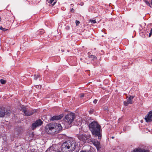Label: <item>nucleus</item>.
Returning <instances> with one entry per match:
<instances>
[{
	"instance_id": "1",
	"label": "nucleus",
	"mask_w": 152,
	"mask_h": 152,
	"mask_svg": "<svg viewBox=\"0 0 152 152\" xmlns=\"http://www.w3.org/2000/svg\"><path fill=\"white\" fill-rule=\"evenodd\" d=\"M77 143L73 140H68L61 145V149L63 152H72L77 146Z\"/></svg>"
},
{
	"instance_id": "2",
	"label": "nucleus",
	"mask_w": 152,
	"mask_h": 152,
	"mask_svg": "<svg viewBox=\"0 0 152 152\" xmlns=\"http://www.w3.org/2000/svg\"><path fill=\"white\" fill-rule=\"evenodd\" d=\"M88 126L92 134L95 136H98L99 139H101L102 129L101 126L97 122L93 121L88 124Z\"/></svg>"
},
{
	"instance_id": "3",
	"label": "nucleus",
	"mask_w": 152,
	"mask_h": 152,
	"mask_svg": "<svg viewBox=\"0 0 152 152\" xmlns=\"http://www.w3.org/2000/svg\"><path fill=\"white\" fill-rule=\"evenodd\" d=\"M75 118V114L73 113H71L66 115L65 117L63 125H64L65 129H68L71 127V124Z\"/></svg>"
},
{
	"instance_id": "4",
	"label": "nucleus",
	"mask_w": 152,
	"mask_h": 152,
	"mask_svg": "<svg viewBox=\"0 0 152 152\" xmlns=\"http://www.w3.org/2000/svg\"><path fill=\"white\" fill-rule=\"evenodd\" d=\"M55 126L54 125V123H53L48 124L45 126V131L48 134H53L55 133Z\"/></svg>"
},
{
	"instance_id": "5",
	"label": "nucleus",
	"mask_w": 152,
	"mask_h": 152,
	"mask_svg": "<svg viewBox=\"0 0 152 152\" xmlns=\"http://www.w3.org/2000/svg\"><path fill=\"white\" fill-rule=\"evenodd\" d=\"M78 138L80 141L85 142L86 141L89 139L91 137V135L89 134H79L77 135Z\"/></svg>"
},
{
	"instance_id": "6",
	"label": "nucleus",
	"mask_w": 152,
	"mask_h": 152,
	"mask_svg": "<svg viewBox=\"0 0 152 152\" xmlns=\"http://www.w3.org/2000/svg\"><path fill=\"white\" fill-rule=\"evenodd\" d=\"M21 109L26 116H29L34 113V110H28L24 106H22Z\"/></svg>"
},
{
	"instance_id": "7",
	"label": "nucleus",
	"mask_w": 152,
	"mask_h": 152,
	"mask_svg": "<svg viewBox=\"0 0 152 152\" xmlns=\"http://www.w3.org/2000/svg\"><path fill=\"white\" fill-rule=\"evenodd\" d=\"M42 124V122L40 119L37 120L32 124L31 127L32 129H34L37 127L41 126Z\"/></svg>"
},
{
	"instance_id": "8",
	"label": "nucleus",
	"mask_w": 152,
	"mask_h": 152,
	"mask_svg": "<svg viewBox=\"0 0 152 152\" xmlns=\"http://www.w3.org/2000/svg\"><path fill=\"white\" fill-rule=\"evenodd\" d=\"M54 123V125H55L54 126V133H58L59 131L62 130V126L61 124L57 123Z\"/></svg>"
},
{
	"instance_id": "9",
	"label": "nucleus",
	"mask_w": 152,
	"mask_h": 152,
	"mask_svg": "<svg viewBox=\"0 0 152 152\" xmlns=\"http://www.w3.org/2000/svg\"><path fill=\"white\" fill-rule=\"evenodd\" d=\"M5 115L8 116L9 115H10L9 112L6 110L4 108H0V117H4Z\"/></svg>"
},
{
	"instance_id": "10",
	"label": "nucleus",
	"mask_w": 152,
	"mask_h": 152,
	"mask_svg": "<svg viewBox=\"0 0 152 152\" xmlns=\"http://www.w3.org/2000/svg\"><path fill=\"white\" fill-rule=\"evenodd\" d=\"M145 119L147 122H149L152 121V110L149 112L145 117Z\"/></svg>"
},
{
	"instance_id": "11",
	"label": "nucleus",
	"mask_w": 152,
	"mask_h": 152,
	"mask_svg": "<svg viewBox=\"0 0 152 152\" xmlns=\"http://www.w3.org/2000/svg\"><path fill=\"white\" fill-rule=\"evenodd\" d=\"M93 144L96 147L97 150H99L100 148V142L97 140L92 139L91 140Z\"/></svg>"
},
{
	"instance_id": "12",
	"label": "nucleus",
	"mask_w": 152,
	"mask_h": 152,
	"mask_svg": "<svg viewBox=\"0 0 152 152\" xmlns=\"http://www.w3.org/2000/svg\"><path fill=\"white\" fill-rule=\"evenodd\" d=\"M132 152H150V151L148 150L138 148L134 149Z\"/></svg>"
},
{
	"instance_id": "13",
	"label": "nucleus",
	"mask_w": 152,
	"mask_h": 152,
	"mask_svg": "<svg viewBox=\"0 0 152 152\" xmlns=\"http://www.w3.org/2000/svg\"><path fill=\"white\" fill-rule=\"evenodd\" d=\"M63 117V115H55L51 117V120H56L61 119Z\"/></svg>"
},
{
	"instance_id": "14",
	"label": "nucleus",
	"mask_w": 152,
	"mask_h": 152,
	"mask_svg": "<svg viewBox=\"0 0 152 152\" xmlns=\"http://www.w3.org/2000/svg\"><path fill=\"white\" fill-rule=\"evenodd\" d=\"M134 97V96H129L128 99H127V102L130 104H132V100Z\"/></svg>"
},
{
	"instance_id": "15",
	"label": "nucleus",
	"mask_w": 152,
	"mask_h": 152,
	"mask_svg": "<svg viewBox=\"0 0 152 152\" xmlns=\"http://www.w3.org/2000/svg\"><path fill=\"white\" fill-rule=\"evenodd\" d=\"M88 57L90 58L91 61H94L97 58V57L96 56L92 55H88Z\"/></svg>"
},
{
	"instance_id": "16",
	"label": "nucleus",
	"mask_w": 152,
	"mask_h": 152,
	"mask_svg": "<svg viewBox=\"0 0 152 152\" xmlns=\"http://www.w3.org/2000/svg\"><path fill=\"white\" fill-rule=\"evenodd\" d=\"M56 0H49V1H48V2L51 4H52V6H53L56 3Z\"/></svg>"
},
{
	"instance_id": "17",
	"label": "nucleus",
	"mask_w": 152,
	"mask_h": 152,
	"mask_svg": "<svg viewBox=\"0 0 152 152\" xmlns=\"http://www.w3.org/2000/svg\"><path fill=\"white\" fill-rule=\"evenodd\" d=\"M37 32L39 34V33L40 34H42L44 33V31L43 29H41L38 31Z\"/></svg>"
},
{
	"instance_id": "18",
	"label": "nucleus",
	"mask_w": 152,
	"mask_h": 152,
	"mask_svg": "<svg viewBox=\"0 0 152 152\" xmlns=\"http://www.w3.org/2000/svg\"><path fill=\"white\" fill-rule=\"evenodd\" d=\"M145 4L148 6H149L150 7H151L150 4L149 2L147 0H144V1Z\"/></svg>"
},
{
	"instance_id": "19",
	"label": "nucleus",
	"mask_w": 152,
	"mask_h": 152,
	"mask_svg": "<svg viewBox=\"0 0 152 152\" xmlns=\"http://www.w3.org/2000/svg\"><path fill=\"white\" fill-rule=\"evenodd\" d=\"M39 75L38 74L35 75H34V79L35 80H36L39 77Z\"/></svg>"
},
{
	"instance_id": "20",
	"label": "nucleus",
	"mask_w": 152,
	"mask_h": 152,
	"mask_svg": "<svg viewBox=\"0 0 152 152\" xmlns=\"http://www.w3.org/2000/svg\"><path fill=\"white\" fill-rule=\"evenodd\" d=\"M0 29L4 31H5L7 30V29H6L5 28H3L1 26L0 27Z\"/></svg>"
},
{
	"instance_id": "21",
	"label": "nucleus",
	"mask_w": 152,
	"mask_h": 152,
	"mask_svg": "<svg viewBox=\"0 0 152 152\" xmlns=\"http://www.w3.org/2000/svg\"><path fill=\"white\" fill-rule=\"evenodd\" d=\"M0 82L2 84H4L6 83V81L3 79H1L0 80Z\"/></svg>"
},
{
	"instance_id": "22",
	"label": "nucleus",
	"mask_w": 152,
	"mask_h": 152,
	"mask_svg": "<svg viewBox=\"0 0 152 152\" xmlns=\"http://www.w3.org/2000/svg\"><path fill=\"white\" fill-rule=\"evenodd\" d=\"M90 21L91 22V23H96V20H90Z\"/></svg>"
},
{
	"instance_id": "23",
	"label": "nucleus",
	"mask_w": 152,
	"mask_h": 152,
	"mask_svg": "<svg viewBox=\"0 0 152 152\" xmlns=\"http://www.w3.org/2000/svg\"><path fill=\"white\" fill-rule=\"evenodd\" d=\"M152 34V28H151V30H150V33H149V37H150L151 36V35Z\"/></svg>"
},
{
	"instance_id": "24",
	"label": "nucleus",
	"mask_w": 152,
	"mask_h": 152,
	"mask_svg": "<svg viewBox=\"0 0 152 152\" xmlns=\"http://www.w3.org/2000/svg\"><path fill=\"white\" fill-rule=\"evenodd\" d=\"M152 34V28H151V30H150V33H149V37H150L151 36V35Z\"/></svg>"
},
{
	"instance_id": "25",
	"label": "nucleus",
	"mask_w": 152,
	"mask_h": 152,
	"mask_svg": "<svg viewBox=\"0 0 152 152\" xmlns=\"http://www.w3.org/2000/svg\"><path fill=\"white\" fill-rule=\"evenodd\" d=\"M124 105L125 106H127V105H128V104H129V103H128L127 102V101L126 102V101L124 102Z\"/></svg>"
},
{
	"instance_id": "26",
	"label": "nucleus",
	"mask_w": 152,
	"mask_h": 152,
	"mask_svg": "<svg viewBox=\"0 0 152 152\" xmlns=\"http://www.w3.org/2000/svg\"><path fill=\"white\" fill-rule=\"evenodd\" d=\"M75 23L76 26H78L80 23V22L79 21L76 20L75 21Z\"/></svg>"
},
{
	"instance_id": "27",
	"label": "nucleus",
	"mask_w": 152,
	"mask_h": 152,
	"mask_svg": "<svg viewBox=\"0 0 152 152\" xmlns=\"http://www.w3.org/2000/svg\"><path fill=\"white\" fill-rule=\"evenodd\" d=\"M84 96V94L83 93H81L80 94V97L81 98L83 97Z\"/></svg>"
},
{
	"instance_id": "28",
	"label": "nucleus",
	"mask_w": 152,
	"mask_h": 152,
	"mask_svg": "<svg viewBox=\"0 0 152 152\" xmlns=\"http://www.w3.org/2000/svg\"><path fill=\"white\" fill-rule=\"evenodd\" d=\"M97 102V100L95 99L93 101V103L95 104H96Z\"/></svg>"
},
{
	"instance_id": "29",
	"label": "nucleus",
	"mask_w": 152,
	"mask_h": 152,
	"mask_svg": "<svg viewBox=\"0 0 152 152\" xmlns=\"http://www.w3.org/2000/svg\"><path fill=\"white\" fill-rule=\"evenodd\" d=\"M94 110H90V113H93V112H94Z\"/></svg>"
},
{
	"instance_id": "30",
	"label": "nucleus",
	"mask_w": 152,
	"mask_h": 152,
	"mask_svg": "<svg viewBox=\"0 0 152 152\" xmlns=\"http://www.w3.org/2000/svg\"><path fill=\"white\" fill-rule=\"evenodd\" d=\"M70 11L72 12H74V9H73V8H72V9H71V10H70Z\"/></svg>"
},
{
	"instance_id": "31",
	"label": "nucleus",
	"mask_w": 152,
	"mask_h": 152,
	"mask_svg": "<svg viewBox=\"0 0 152 152\" xmlns=\"http://www.w3.org/2000/svg\"><path fill=\"white\" fill-rule=\"evenodd\" d=\"M71 7H73V5L72 4H71V5H70Z\"/></svg>"
},
{
	"instance_id": "32",
	"label": "nucleus",
	"mask_w": 152,
	"mask_h": 152,
	"mask_svg": "<svg viewBox=\"0 0 152 152\" xmlns=\"http://www.w3.org/2000/svg\"><path fill=\"white\" fill-rule=\"evenodd\" d=\"M57 152H61V151H58Z\"/></svg>"
},
{
	"instance_id": "33",
	"label": "nucleus",
	"mask_w": 152,
	"mask_h": 152,
	"mask_svg": "<svg viewBox=\"0 0 152 152\" xmlns=\"http://www.w3.org/2000/svg\"><path fill=\"white\" fill-rule=\"evenodd\" d=\"M112 139H114V137H112Z\"/></svg>"
},
{
	"instance_id": "34",
	"label": "nucleus",
	"mask_w": 152,
	"mask_h": 152,
	"mask_svg": "<svg viewBox=\"0 0 152 152\" xmlns=\"http://www.w3.org/2000/svg\"><path fill=\"white\" fill-rule=\"evenodd\" d=\"M146 37V36L145 35V36H143L142 37Z\"/></svg>"
},
{
	"instance_id": "35",
	"label": "nucleus",
	"mask_w": 152,
	"mask_h": 152,
	"mask_svg": "<svg viewBox=\"0 0 152 152\" xmlns=\"http://www.w3.org/2000/svg\"><path fill=\"white\" fill-rule=\"evenodd\" d=\"M88 55L90 54V53H89V52H88Z\"/></svg>"
},
{
	"instance_id": "36",
	"label": "nucleus",
	"mask_w": 152,
	"mask_h": 152,
	"mask_svg": "<svg viewBox=\"0 0 152 152\" xmlns=\"http://www.w3.org/2000/svg\"><path fill=\"white\" fill-rule=\"evenodd\" d=\"M1 20V17H0V21Z\"/></svg>"
},
{
	"instance_id": "37",
	"label": "nucleus",
	"mask_w": 152,
	"mask_h": 152,
	"mask_svg": "<svg viewBox=\"0 0 152 152\" xmlns=\"http://www.w3.org/2000/svg\"><path fill=\"white\" fill-rule=\"evenodd\" d=\"M67 28H69V27L68 26V27H67Z\"/></svg>"
},
{
	"instance_id": "38",
	"label": "nucleus",
	"mask_w": 152,
	"mask_h": 152,
	"mask_svg": "<svg viewBox=\"0 0 152 152\" xmlns=\"http://www.w3.org/2000/svg\"><path fill=\"white\" fill-rule=\"evenodd\" d=\"M151 60L152 61V59H151Z\"/></svg>"
}]
</instances>
